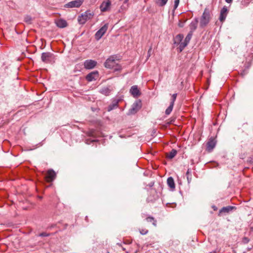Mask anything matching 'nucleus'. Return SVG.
Listing matches in <instances>:
<instances>
[{"label": "nucleus", "instance_id": "34", "mask_svg": "<svg viewBox=\"0 0 253 253\" xmlns=\"http://www.w3.org/2000/svg\"><path fill=\"white\" fill-rule=\"evenodd\" d=\"M151 50L152 47H150L148 51V57H149L150 56Z\"/></svg>", "mask_w": 253, "mask_h": 253}, {"label": "nucleus", "instance_id": "27", "mask_svg": "<svg viewBox=\"0 0 253 253\" xmlns=\"http://www.w3.org/2000/svg\"><path fill=\"white\" fill-rule=\"evenodd\" d=\"M128 7V4H126V5L123 4L121 6L120 9H119V12H123L125 11Z\"/></svg>", "mask_w": 253, "mask_h": 253}, {"label": "nucleus", "instance_id": "4", "mask_svg": "<svg viewBox=\"0 0 253 253\" xmlns=\"http://www.w3.org/2000/svg\"><path fill=\"white\" fill-rule=\"evenodd\" d=\"M141 108V102L140 101H135L132 105L131 108L129 110L128 115L135 114Z\"/></svg>", "mask_w": 253, "mask_h": 253}, {"label": "nucleus", "instance_id": "12", "mask_svg": "<svg viewBox=\"0 0 253 253\" xmlns=\"http://www.w3.org/2000/svg\"><path fill=\"white\" fill-rule=\"evenodd\" d=\"M130 92L134 97H138L140 94V91L136 85H133L131 87Z\"/></svg>", "mask_w": 253, "mask_h": 253}, {"label": "nucleus", "instance_id": "33", "mask_svg": "<svg viewBox=\"0 0 253 253\" xmlns=\"http://www.w3.org/2000/svg\"><path fill=\"white\" fill-rule=\"evenodd\" d=\"M188 182L189 183L192 180L191 175L187 176Z\"/></svg>", "mask_w": 253, "mask_h": 253}, {"label": "nucleus", "instance_id": "16", "mask_svg": "<svg viewBox=\"0 0 253 253\" xmlns=\"http://www.w3.org/2000/svg\"><path fill=\"white\" fill-rule=\"evenodd\" d=\"M207 149L208 151H211L213 148L215 147V142L213 139H211L207 143Z\"/></svg>", "mask_w": 253, "mask_h": 253}, {"label": "nucleus", "instance_id": "38", "mask_svg": "<svg viewBox=\"0 0 253 253\" xmlns=\"http://www.w3.org/2000/svg\"><path fill=\"white\" fill-rule=\"evenodd\" d=\"M244 242H246V243H248L249 242V240L248 238H245L244 239Z\"/></svg>", "mask_w": 253, "mask_h": 253}, {"label": "nucleus", "instance_id": "35", "mask_svg": "<svg viewBox=\"0 0 253 253\" xmlns=\"http://www.w3.org/2000/svg\"><path fill=\"white\" fill-rule=\"evenodd\" d=\"M40 236H47L48 235H47L46 233H42L40 234Z\"/></svg>", "mask_w": 253, "mask_h": 253}, {"label": "nucleus", "instance_id": "32", "mask_svg": "<svg viewBox=\"0 0 253 253\" xmlns=\"http://www.w3.org/2000/svg\"><path fill=\"white\" fill-rule=\"evenodd\" d=\"M25 21L26 22L30 23L31 22V18L30 17H29V16H27L25 18Z\"/></svg>", "mask_w": 253, "mask_h": 253}, {"label": "nucleus", "instance_id": "39", "mask_svg": "<svg viewBox=\"0 0 253 253\" xmlns=\"http://www.w3.org/2000/svg\"><path fill=\"white\" fill-rule=\"evenodd\" d=\"M226 2L228 3H230L231 2H232V0H225Z\"/></svg>", "mask_w": 253, "mask_h": 253}, {"label": "nucleus", "instance_id": "3", "mask_svg": "<svg viewBox=\"0 0 253 253\" xmlns=\"http://www.w3.org/2000/svg\"><path fill=\"white\" fill-rule=\"evenodd\" d=\"M93 16V13L90 10H87L79 16L78 20L80 24H84L87 21L91 19Z\"/></svg>", "mask_w": 253, "mask_h": 253}, {"label": "nucleus", "instance_id": "2", "mask_svg": "<svg viewBox=\"0 0 253 253\" xmlns=\"http://www.w3.org/2000/svg\"><path fill=\"white\" fill-rule=\"evenodd\" d=\"M211 19V10L206 7L200 18V26L201 28L206 26L210 22Z\"/></svg>", "mask_w": 253, "mask_h": 253}, {"label": "nucleus", "instance_id": "7", "mask_svg": "<svg viewBox=\"0 0 253 253\" xmlns=\"http://www.w3.org/2000/svg\"><path fill=\"white\" fill-rule=\"evenodd\" d=\"M97 65V62L93 60H86L84 62V65L86 69H92Z\"/></svg>", "mask_w": 253, "mask_h": 253}, {"label": "nucleus", "instance_id": "23", "mask_svg": "<svg viewBox=\"0 0 253 253\" xmlns=\"http://www.w3.org/2000/svg\"><path fill=\"white\" fill-rule=\"evenodd\" d=\"M173 106H174L173 104L170 103L169 106L166 110V111H165V114L167 115H169L170 114V113L171 112V111H172V110L173 109Z\"/></svg>", "mask_w": 253, "mask_h": 253}, {"label": "nucleus", "instance_id": "37", "mask_svg": "<svg viewBox=\"0 0 253 253\" xmlns=\"http://www.w3.org/2000/svg\"><path fill=\"white\" fill-rule=\"evenodd\" d=\"M183 25H184V23H179V24H178V26L180 27H183Z\"/></svg>", "mask_w": 253, "mask_h": 253}, {"label": "nucleus", "instance_id": "10", "mask_svg": "<svg viewBox=\"0 0 253 253\" xmlns=\"http://www.w3.org/2000/svg\"><path fill=\"white\" fill-rule=\"evenodd\" d=\"M56 177V173L52 169H49L47 171L46 175L45 177L47 182L53 181Z\"/></svg>", "mask_w": 253, "mask_h": 253}, {"label": "nucleus", "instance_id": "14", "mask_svg": "<svg viewBox=\"0 0 253 253\" xmlns=\"http://www.w3.org/2000/svg\"><path fill=\"white\" fill-rule=\"evenodd\" d=\"M198 23V18H195L193 21H192L191 22V23L189 25L190 29L191 30L190 32H192L193 33V32L196 29V28L197 27Z\"/></svg>", "mask_w": 253, "mask_h": 253}, {"label": "nucleus", "instance_id": "36", "mask_svg": "<svg viewBox=\"0 0 253 253\" xmlns=\"http://www.w3.org/2000/svg\"><path fill=\"white\" fill-rule=\"evenodd\" d=\"M190 173V169H188L187 170V172H186V175H187V176L189 175Z\"/></svg>", "mask_w": 253, "mask_h": 253}, {"label": "nucleus", "instance_id": "30", "mask_svg": "<svg viewBox=\"0 0 253 253\" xmlns=\"http://www.w3.org/2000/svg\"><path fill=\"white\" fill-rule=\"evenodd\" d=\"M148 232V230L146 229H143L140 230V233L142 235H146Z\"/></svg>", "mask_w": 253, "mask_h": 253}, {"label": "nucleus", "instance_id": "19", "mask_svg": "<svg viewBox=\"0 0 253 253\" xmlns=\"http://www.w3.org/2000/svg\"><path fill=\"white\" fill-rule=\"evenodd\" d=\"M119 100H114L112 104L109 105L108 107V111H110L118 107Z\"/></svg>", "mask_w": 253, "mask_h": 253}, {"label": "nucleus", "instance_id": "17", "mask_svg": "<svg viewBox=\"0 0 253 253\" xmlns=\"http://www.w3.org/2000/svg\"><path fill=\"white\" fill-rule=\"evenodd\" d=\"M167 183L169 186L172 189L175 188V183L172 177H169L167 179Z\"/></svg>", "mask_w": 253, "mask_h": 253}, {"label": "nucleus", "instance_id": "20", "mask_svg": "<svg viewBox=\"0 0 253 253\" xmlns=\"http://www.w3.org/2000/svg\"><path fill=\"white\" fill-rule=\"evenodd\" d=\"M100 92L102 94L107 96L111 92V90L107 87H104L100 89Z\"/></svg>", "mask_w": 253, "mask_h": 253}, {"label": "nucleus", "instance_id": "18", "mask_svg": "<svg viewBox=\"0 0 253 253\" xmlns=\"http://www.w3.org/2000/svg\"><path fill=\"white\" fill-rule=\"evenodd\" d=\"M234 208V207L232 206L223 207L219 211V213H221L222 212L228 213L230 211H231Z\"/></svg>", "mask_w": 253, "mask_h": 253}, {"label": "nucleus", "instance_id": "22", "mask_svg": "<svg viewBox=\"0 0 253 253\" xmlns=\"http://www.w3.org/2000/svg\"><path fill=\"white\" fill-rule=\"evenodd\" d=\"M177 154V151L175 149H172L169 153L167 155L169 159H171L173 158Z\"/></svg>", "mask_w": 253, "mask_h": 253}, {"label": "nucleus", "instance_id": "5", "mask_svg": "<svg viewBox=\"0 0 253 253\" xmlns=\"http://www.w3.org/2000/svg\"><path fill=\"white\" fill-rule=\"evenodd\" d=\"M83 0H73L66 3L65 7L67 8L79 7L83 4Z\"/></svg>", "mask_w": 253, "mask_h": 253}, {"label": "nucleus", "instance_id": "21", "mask_svg": "<svg viewBox=\"0 0 253 253\" xmlns=\"http://www.w3.org/2000/svg\"><path fill=\"white\" fill-rule=\"evenodd\" d=\"M183 39V36L182 34L177 35L174 39V43L179 44Z\"/></svg>", "mask_w": 253, "mask_h": 253}, {"label": "nucleus", "instance_id": "28", "mask_svg": "<svg viewBox=\"0 0 253 253\" xmlns=\"http://www.w3.org/2000/svg\"><path fill=\"white\" fill-rule=\"evenodd\" d=\"M176 97H177V93H174L172 95V99H171L170 103L173 104H174V102L176 100Z\"/></svg>", "mask_w": 253, "mask_h": 253}, {"label": "nucleus", "instance_id": "24", "mask_svg": "<svg viewBox=\"0 0 253 253\" xmlns=\"http://www.w3.org/2000/svg\"><path fill=\"white\" fill-rule=\"evenodd\" d=\"M146 220L147 222H152V224L154 226H156L157 225V221L154 219V217L149 216L146 218Z\"/></svg>", "mask_w": 253, "mask_h": 253}, {"label": "nucleus", "instance_id": "6", "mask_svg": "<svg viewBox=\"0 0 253 253\" xmlns=\"http://www.w3.org/2000/svg\"><path fill=\"white\" fill-rule=\"evenodd\" d=\"M108 29V25L105 24L95 34V37L97 40H99L104 35Z\"/></svg>", "mask_w": 253, "mask_h": 253}, {"label": "nucleus", "instance_id": "1", "mask_svg": "<svg viewBox=\"0 0 253 253\" xmlns=\"http://www.w3.org/2000/svg\"><path fill=\"white\" fill-rule=\"evenodd\" d=\"M114 56H111L107 59L104 63V66L109 69H111L114 71H119L121 70V67L117 62V60Z\"/></svg>", "mask_w": 253, "mask_h": 253}, {"label": "nucleus", "instance_id": "31", "mask_svg": "<svg viewBox=\"0 0 253 253\" xmlns=\"http://www.w3.org/2000/svg\"><path fill=\"white\" fill-rule=\"evenodd\" d=\"M174 8L175 9L177 7L179 3V0H174Z\"/></svg>", "mask_w": 253, "mask_h": 253}, {"label": "nucleus", "instance_id": "25", "mask_svg": "<svg viewBox=\"0 0 253 253\" xmlns=\"http://www.w3.org/2000/svg\"><path fill=\"white\" fill-rule=\"evenodd\" d=\"M187 45V44H186V43H185L184 42H181L180 43H179V51L180 52H181L183 49Z\"/></svg>", "mask_w": 253, "mask_h": 253}, {"label": "nucleus", "instance_id": "26", "mask_svg": "<svg viewBox=\"0 0 253 253\" xmlns=\"http://www.w3.org/2000/svg\"><path fill=\"white\" fill-rule=\"evenodd\" d=\"M168 0H158L157 4L160 6H164L168 2Z\"/></svg>", "mask_w": 253, "mask_h": 253}, {"label": "nucleus", "instance_id": "15", "mask_svg": "<svg viewBox=\"0 0 253 253\" xmlns=\"http://www.w3.org/2000/svg\"><path fill=\"white\" fill-rule=\"evenodd\" d=\"M56 24L57 27L61 28H65L67 26V22L63 19H58L56 21Z\"/></svg>", "mask_w": 253, "mask_h": 253}, {"label": "nucleus", "instance_id": "9", "mask_svg": "<svg viewBox=\"0 0 253 253\" xmlns=\"http://www.w3.org/2000/svg\"><path fill=\"white\" fill-rule=\"evenodd\" d=\"M98 78V73L97 71H94L87 74L86 76V80L88 82L95 81Z\"/></svg>", "mask_w": 253, "mask_h": 253}, {"label": "nucleus", "instance_id": "40", "mask_svg": "<svg viewBox=\"0 0 253 253\" xmlns=\"http://www.w3.org/2000/svg\"><path fill=\"white\" fill-rule=\"evenodd\" d=\"M128 1V0H125L124 2V4L125 5H126V4H128L127 2Z\"/></svg>", "mask_w": 253, "mask_h": 253}, {"label": "nucleus", "instance_id": "29", "mask_svg": "<svg viewBox=\"0 0 253 253\" xmlns=\"http://www.w3.org/2000/svg\"><path fill=\"white\" fill-rule=\"evenodd\" d=\"M192 32H190L188 33V34L187 35V36L186 37L185 39H186V41H188L190 42V41L192 38Z\"/></svg>", "mask_w": 253, "mask_h": 253}, {"label": "nucleus", "instance_id": "13", "mask_svg": "<svg viewBox=\"0 0 253 253\" xmlns=\"http://www.w3.org/2000/svg\"><path fill=\"white\" fill-rule=\"evenodd\" d=\"M227 13V8L224 6L220 11L219 20L220 21H223L225 18Z\"/></svg>", "mask_w": 253, "mask_h": 253}, {"label": "nucleus", "instance_id": "41", "mask_svg": "<svg viewBox=\"0 0 253 253\" xmlns=\"http://www.w3.org/2000/svg\"><path fill=\"white\" fill-rule=\"evenodd\" d=\"M184 42L186 43L187 44H188V43L189 42V41H186V39L184 40Z\"/></svg>", "mask_w": 253, "mask_h": 253}, {"label": "nucleus", "instance_id": "8", "mask_svg": "<svg viewBox=\"0 0 253 253\" xmlns=\"http://www.w3.org/2000/svg\"><path fill=\"white\" fill-rule=\"evenodd\" d=\"M111 2L109 0L104 1L100 5V8L102 12L109 10L110 8Z\"/></svg>", "mask_w": 253, "mask_h": 253}, {"label": "nucleus", "instance_id": "11", "mask_svg": "<svg viewBox=\"0 0 253 253\" xmlns=\"http://www.w3.org/2000/svg\"><path fill=\"white\" fill-rule=\"evenodd\" d=\"M52 54L49 52H43L42 54L41 58L43 62L48 63L51 57Z\"/></svg>", "mask_w": 253, "mask_h": 253}]
</instances>
